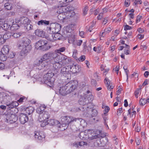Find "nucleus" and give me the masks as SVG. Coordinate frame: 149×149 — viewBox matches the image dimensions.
<instances>
[{"mask_svg": "<svg viewBox=\"0 0 149 149\" xmlns=\"http://www.w3.org/2000/svg\"><path fill=\"white\" fill-rule=\"evenodd\" d=\"M66 48L65 47H62L55 50L54 52H48L44 54L40 60H39L36 62V64L37 65V67L38 69L41 70L43 67L46 66H49V65H47V63L46 61L49 60L51 61H57V59H58V54H62L61 52L65 51Z\"/></svg>", "mask_w": 149, "mask_h": 149, "instance_id": "obj_1", "label": "nucleus"}, {"mask_svg": "<svg viewBox=\"0 0 149 149\" xmlns=\"http://www.w3.org/2000/svg\"><path fill=\"white\" fill-rule=\"evenodd\" d=\"M66 36L68 38V41L69 43H72L74 47L78 46H80L82 42L81 40H75L76 36L73 33V30L71 28L67 26L66 28Z\"/></svg>", "mask_w": 149, "mask_h": 149, "instance_id": "obj_2", "label": "nucleus"}, {"mask_svg": "<svg viewBox=\"0 0 149 149\" xmlns=\"http://www.w3.org/2000/svg\"><path fill=\"white\" fill-rule=\"evenodd\" d=\"M71 82L67 83L65 86L61 87L59 90V93L62 95H65L74 91L77 86Z\"/></svg>", "mask_w": 149, "mask_h": 149, "instance_id": "obj_3", "label": "nucleus"}, {"mask_svg": "<svg viewBox=\"0 0 149 149\" xmlns=\"http://www.w3.org/2000/svg\"><path fill=\"white\" fill-rule=\"evenodd\" d=\"M79 136L81 139H88L90 140H93L100 137V135L99 134L96 135L93 130H89L81 132Z\"/></svg>", "mask_w": 149, "mask_h": 149, "instance_id": "obj_4", "label": "nucleus"}, {"mask_svg": "<svg viewBox=\"0 0 149 149\" xmlns=\"http://www.w3.org/2000/svg\"><path fill=\"white\" fill-rule=\"evenodd\" d=\"M55 74V72L51 71H49L47 73L44 75L42 79L43 81L48 86L52 87L53 86L55 81L53 77Z\"/></svg>", "mask_w": 149, "mask_h": 149, "instance_id": "obj_5", "label": "nucleus"}, {"mask_svg": "<svg viewBox=\"0 0 149 149\" xmlns=\"http://www.w3.org/2000/svg\"><path fill=\"white\" fill-rule=\"evenodd\" d=\"M46 61L47 63V65H49V66L47 67V66H46L42 68L41 69L44 68H45L46 69H50V65L49 63H52L53 70L52 72H55V74H56L59 71V69L62 66V64L61 63L58 61H55L54 60L51 61L49 60H47ZM51 69H52V68H51Z\"/></svg>", "mask_w": 149, "mask_h": 149, "instance_id": "obj_6", "label": "nucleus"}, {"mask_svg": "<svg viewBox=\"0 0 149 149\" xmlns=\"http://www.w3.org/2000/svg\"><path fill=\"white\" fill-rule=\"evenodd\" d=\"M61 25L57 23H52L50 24V26L47 30L48 33H57L61 30Z\"/></svg>", "mask_w": 149, "mask_h": 149, "instance_id": "obj_7", "label": "nucleus"}, {"mask_svg": "<svg viewBox=\"0 0 149 149\" xmlns=\"http://www.w3.org/2000/svg\"><path fill=\"white\" fill-rule=\"evenodd\" d=\"M47 42L46 41L40 40L35 44V48L38 49L43 50L48 49L50 48V47H49V48L47 47Z\"/></svg>", "mask_w": 149, "mask_h": 149, "instance_id": "obj_8", "label": "nucleus"}, {"mask_svg": "<svg viewBox=\"0 0 149 149\" xmlns=\"http://www.w3.org/2000/svg\"><path fill=\"white\" fill-rule=\"evenodd\" d=\"M73 0H61L59 2L60 4H63L60 5V6H58V9L57 11L58 14L65 13H66V8H67V6H65L66 3H68L69 2H71L73 1Z\"/></svg>", "mask_w": 149, "mask_h": 149, "instance_id": "obj_9", "label": "nucleus"}, {"mask_svg": "<svg viewBox=\"0 0 149 149\" xmlns=\"http://www.w3.org/2000/svg\"><path fill=\"white\" fill-rule=\"evenodd\" d=\"M69 66H66L62 68L61 70V73L62 76L65 77V80H69L71 78V75L70 73Z\"/></svg>", "mask_w": 149, "mask_h": 149, "instance_id": "obj_10", "label": "nucleus"}, {"mask_svg": "<svg viewBox=\"0 0 149 149\" xmlns=\"http://www.w3.org/2000/svg\"><path fill=\"white\" fill-rule=\"evenodd\" d=\"M4 118L5 122L9 123H15L17 120V118L16 116L10 114L5 115Z\"/></svg>", "mask_w": 149, "mask_h": 149, "instance_id": "obj_11", "label": "nucleus"}, {"mask_svg": "<svg viewBox=\"0 0 149 149\" xmlns=\"http://www.w3.org/2000/svg\"><path fill=\"white\" fill-rule=\"evenodd\" d=\"M58 59H57V61H59L60 63H62V65H64L69 63L70 61V58L68 57L63 55H61L58 56Z\"/></svg>", "mask_w": 149, "mask_h": 149, "instance_id": "obj_12", "label": "nucleus"}, {"mask_svg": "<svg viewBox=\"0 0 149 149\" xmlns=\"http://www.w3.org/2000/svg\"><path fill=\"white\" fill-rule=\"evenodd\" d=\"M77 119L80 120L79 119L74 118L71 116H64L62 118V120L65 121V125H68L71 122L76 121Z\"/></svg>", "mask_w": 149, "mask_h": 149, "instance_id": "obj_13", "label": "nucleus"}, {"mask_svg": "<svg viewBox=\"0 0 149 149\" xmlns=\"http://www.w3.org/2000/svg\"><path fill=\"white\" fill-rule=\"evenodd\" d=\"M50 117V114L49 112L45 111L39 115L38 120L40 122H42L46 120Z\"/></svg>", "mask_w": 149, "mask_h": 149, "instance_id": "obj_14", "label": "nucleus"}, {"mask_svg": "<svg viewBox=\"0 0 149 149\" xmlns=\"http://www.w3.org/2000/svg\"><path fill=\"white\" fill-rule=\"evenodd\" d=\"M15 21L16 23L20 22V24L24 25L29 23L30 22L28 18L25 17H22L20 18H17L15 19Z\"/></svg>", "mask_w": 149, "mask_h": 149, "instance_id": "obj_15", "label": "nucleus"}, {"mask_svg": "<svg viewBox=\"0 0 149 149\" xmlns=\"http://www.w3.org/2000/svg\"><path fill=\"white\" fill-rule=\"evenodd\" d=\"M70 14L67 15L65 13H60L58 15V18L59 20L63 22L69 18V16L71 15Z\"/></svg>", "mask_w": 149, "mask_h": 149, "instance_id": "obj_16", "label": "nucleus"}, {"mask_svg": "<svg viewBox=\"0 0 149 149\" xmlns=\"http://www.w3.org/2000/svg\"><path fill=\"white\" fill-rule=\"evenodd\" d=\"M28 120V118L26 114L23 113H21L19 115V120L22 124H24Z\"/></svg>", "mask_w": 149, "mask_h": 149, "instance_id": "obj_17", "label": "nucleus"}, {"mask_svg": "<svg viewBox=\"0 0 149 149\" xmlns=\"http://www.w3.org/2000/svg\"><path fill=\"white\" fill-rule=\"evenodd\" d=\"M34 136L36 139L39 141L44 139L45 138V135L42 132H37L35 133Z\"/></svg>", "mask_w": 149, "mask_h": 149, "instance_id": "obj_18", "label": "nucleus"}, {"mask_svg": "<svg viewBox=\"0 0 149 149\" xmlns=\"http://www.w3.org/2000/svg\"><path fill=\"white\" fill-rule=\"evenodd\" d=\"M70 72L73 73H75L79 72L81 69L79 68V66L78 65H73L72 66H70Z\"/></svg>", "mask_w": 149, "mask_h": 149, "instance_id": "obj_19", "label": "nucleus"}, {"mask_svg": "<svg viewBox=\"0 0 149 149\" xmlns=\"http://www.w3.org/2000/svg\"><path fill=\"white\" fill-rule=\"evenodd\" d=\"M84 98V97H83L80 98L79 101V103L80 105L83 106L82 107L83 109L84 108L86 109V108L88 109V107L86 105V104H88V103H86V100H85Z\"/></svg>", "mask_w": 149, "mask_h": 149, "instance_id": "obj_20", "label": "nucleus"}, {"mask_svg": "<svg viewBox=\"0 0 149 149\" xmlns=\"http://www.w3.org/2000/svg\"><path fill=\"white\" fill-rule=\"evenodd\" d=\"M46 108V106L44 104L41 105L36 109V112L40 115L42 114Z\"/></svg>", "mask_w": 149, "mask_h": 149, "instance_id": "obj_21", "label": "nucleus"}, {"mask_svg": "<svg viewBox=\"0 0 149 149\" xmlns=\"http://www.w3.org/2000/svg\"><path fill=\"white\" fill-rule=\"evenodd\" d=\"M48 124L51 126H55L60 123L59 121L54 119H50L47 120Z\"/></svg>", "mask_w": 149, "mask_h": 149, "instance_id": "obj_22", "label": "nucleus"}, {"mask_svg": "<svg viewBox=\"0 0 149 149\" xmlns=\"http://www.w3.org/2000/svg\"><path fill=\"white\" fill-rule=\"evenodd\" d=\"M31 48V45H28V46H22V53L24 54H26L29 52Z\"/></svg>", "mask_w": 149, "mask_h": 149, "instance_id": "obj_23", "label": "nucleus"}, {"mask_svg": "<svg viewBox=\"0 0 149 149\" xmlns=\"http://www.w3.org/2000/svg\"><path fill=\"white\" fill-rule=\"evenodd\" d=\"M36 35L38 36L44 38L45 36L44 32L42 30L37 29L35 31Z\"/></svg>", "mask_w": 149, "mask_h": 149, "instance_id": "obj_24", "label": "nucleus"}, {"mask_svg": "<svg viewBox=\"0 0 149 149\" xmlns=\"http://www.w3.org/2000/svg\"><path fill=\"white\" fill-rule=\"evenodd\" d=\"M112 29L110 27L105 29L103 32L100 33V36L102 37H104L106 35L108 34L111 31Z\"/></svg>", "mask_w": 149, "mask_h": 149, "instance_id": "obj_25", "label": "nucleus"}, {"mask_svg": "<svg viewBox=\"0 0 149 149\" xmlns=\"http://www.w3.org/2000/svg\"><path fill=\"white\" fill-rule=\"evenodd\" d=\"M22 42L23 44L22 46L31 45H30L31 42V41L27 38H23L22 40Z\"/></svg>", "mask_w": 149, "mask_h": 149, "instance_id": "obj_26", "label": "nucleus"}, {"mask_svg": "<svg viewBox=\"0 0 149 149\" xmlns=\"http://www.w3.org/2000/svg\"><path fill=\"white\" fill-rule=\"evenodd\" d=\"M104 83L105 84H106L107 87V88L108 90H111V89L113 88V86L111 85H110V81L106 77L104 79Z\"/></svg>", "mask_w": 149, "mask_h": 149, "instance_id": "obj_27", "label": "nucleus"}, {"mask_svg": "<svg viewBox=\"0 0 149 149\" xmlns=\"http://www.w3.org/2000/svg\"><path fill=\"white\" fill-rule=\"evenodd\" d=\"M9 51L8 46L7 45H5L2 48L1 52L4 54H5V55H6L8 54Z\"/></svg>", "mask_w": 149, "mask_h": 149, "instance_id": "obj_28", "label": "nucleus"}, {"mask_svg": "<svg viewBox=\"0 0 149 149\" xmlns=\"http://www.w3.org/2000/svg\"><path fill=\"white\" fill-rule=\"evenodd\" d=\"M12 34L9 31L6 32L3 36V41H6V40L10 38Z\"/></svg>", "mask_w": 149, "mask_h": 149, "instance_id": "obj_29", "label": "nucleus"}, {"mask_svg": "<svg viewBox=\"0 0 149 149\" xmlns=\"http://www.w3.org/2000/svg\"><path fill=\"white\" fill-rule=\"evenodd\" d=\"M49 34L45 35L44 37L48 40L51 41H53V33H48Z\"/></svg>", "mask_w": 149, "mask_h": 149, "instance_id": "obj_30", "label": "nucleus"}, {"mask_svg": "<svg viewBox=\"0 0 149 149\" xmlns=\"http://www.w3.org/2000/svg\"><path fill=\"white\" fill-rule=\"evenodd\" d=\"M84 97V99L86 100V103H87L88 104L91 102L93 99V96L92 95H89Z\"/></svg>", "mask_w": 149, "mask_h": 149, "instance_id": "obj_31", "label": "nucleus"}, {"mask_svg": "<svg viewBox=\"0 0 149 149\" xmlns=\"http://www.w3.org/2000/svg\"><path fill=\"white\" fill-rule=\"evenodd\" d=\"M102 47L101 45H97L93 47V50L97 53H99L102 51Z\"/></svg>", "mask_w": 149, "mask_h": 149, "instance_id": "obj_32", "label": "nucleus"}, {"mask_svg": "<svg viewBox=\"0 0 149 149\" xmlns=\"http://www.w3.org/2000/svg\"><path fill=\"white\" fill-rule=\"evenodd\" d=\"M74 146L76 147H78L79 146H81L84 145H87V143L84 141L79 142L77 143H75L73 144Z\"/></svg>", "mask_w": 149, "mask_h": 149, "instance_id": "obj_33", "label": "nucleus"}, {"mask_svg": "<svg viewBox=\"0 0 149 149\" xmlns=\"http://www.w3.org/2000/svg\"><path fill=\"white\" fill-rule=\"evenodd\" d=\"M53 41L55 40H59L61 37V35L59 33H53Z\"/></svg>", "mask_w": 149, "mask_h": 149, "instance_id": "obj_34", "label": "nucleus"}, {"mask_svg": "<svg viewBox=\"0 0 149 149\" xmlns=\"http://www.w3.org/2000/svg\"><path fill=\"white\" fill-rule=\"evenodd\" d=\"M74 8L72 6H67V8H66V14L68 15L70 14V15H71L70 13L73 11Z\"/></svg>", "mask_w": 149, "mask_h": 149, "instance_id": "obj_35", "label": "nucleus"}, {"mask_svg": "<svg viewBox=\"0 0 149 149\" xmlns=\"http://www.w3.org/2000/svg\"><path fill=\"white\" fill-rule=\"evenodd\" d=\"M49 23V22L48 21L45 20H41L39 21L38 22V25H47Z\"/></svg>", "mask_w": 149, "mask_h": 149, "instance_id": "obj_36", "label": "nucleus"}, {"mask_svg": "<svg viewBox=\"0 0 149 149\" xmlns=\"http://www.w3.org/2000/svg\"><path fill=\"white\" fill-rule=\"evenodd\" d=\"M34 110L35 109L33 107L31 106L27 108L26 109V111L27 113L29 115H30L33 113Z\"/></svg>", "mask_w": 149, "mask_h": 149, "instance_id": "obj_37", "label": "nucleus"}, {"mask_svg": "<svg viewBox=\"0 0 149 149\" xmlns=\"http://www.w3.org/2000/svg\"><path fill=\"white\" fill-rule=\"evenodd\" d=\"M128 114L130 115V117H133L134 115H135L136 113L135 111H134L132 109L130 108L128 110Z\"/></svg>", "mask_w": 149, "mask_h": 149, "instance_id": "obj_38", "label": "nucleus"}, {"mask_svg": "<svg viewBox=\"0 0 149 149\" xmlns=\"http://www.w3.org/2000/svg\"><path fill=\"white\" fill-rule=\"evenodd\" d=\"M4 7L7 10H10L12 8V4L9 3H5L4 5Z\"/></svg>", "mask_w": 149, "mask_h": 149, "instance_id": "obj_39", "label": "nucleus"}, {"mask_svg": "<svg viewBox=\"0 0 149 149\" xmlns=\"http://www.w3.org/2000/svg\"><path fill=\"white\" fill-rule=\"evenodd\" d=\"M104 109L103 114H104V115H107V113L109 111L110 108L108 106H106L104 107Z\"/></svg>", "mask_w": 149, "mask_h": 149, "instance_id": "obj_40", "label": "nucleus"}, {"mask_svg": "<svg viewBox=\"0 0 149 149\" xmlns=\"http://www.w3.org/2000/svg\"><path fill=\"white\" fill-rule=\"evenodd\" d=\"M5 54H4L1 52V54H0V60L2 61L6 60V56H5Z\"/></svg>", "mask_w": 149, "mask_h": 149, "instance_id": "obj_41", "label": "nucleus"}, {"mask_svg": "<svg viewBox=\"0 0 149 149\" xmlns=\"http://www.w3.org/2000/svg\"><path fill=\"white\" fill-rule=\"evenodd\" d=\"M146 103V99L142 98L140 100L139 104L140 105L143 106Z\"/></svg>", "mask_w": 149, "mask_h": 149, "instance_id": "obj_42", "label": "nucleus"}, {"mask_svg": "<svg viewBox=\"0 0 149 149\" xmlns=\"http://www.w3.org/2000/svg\"><path fill=\"white\" fill-rule=\"evenodd\" d=\"M25 27L26 29L29 31L32 29L33 26L29 23L25 25Z\"/></svg>", "mask_w": 149, "mask_h": 149, "instance_id": "obj_43", "label": "nucleus"}, {"mask_svg": "<svg viewBox=\"0 0 149 149\" xmlns=\"http://www.w3.org/2000/svg\"><path fill=\"white\" fill-rule=\"evenodd\" d=\"M133 2L134 5H136L137 4H141L142 3L141 0H131Z\"/></svg>", "mask_w": 149, "mask_h": 149, "instance_id": "obj_44", "label": "nucleus"}, {"mask_svg": "<svg viewBox=\"0 0 149 149\" xmlns=\"http://www.w3.org/2000/svg\"><path fill=\"white\" fill-rule=\"evenodd\" d=\"M3 100L5 102H6L8 99H9L10 97L6 94L4 93L3 95Z\"/></svg>", "mask_w": 149, "mask_h": 149, "instance_id": "obj_45", "label": "nucleus"}, {"mask_svg": "<svg viewBox=\"0 0 149 149\" xmlns=\"http://www.w3.org/2000/svg\"><path fill=\"white\" fill-rule=\"evenodd\" d=\"M21 35V33L19 32H16L12 35V36L15 38H17L20 37Z\"/></svg>", "mask_w": 149, "mask_h": 149, "instance_id": "obj_46", "label": "nucleus"}, {"mask_svg": "<svg viewBox=\"0 0 149 149\" xmlns=\"http://www.w3.org/2000/svg\"><path fill=\"white\" fill-rule=\"evenodd\" d=\"M78 59L79 61L81 62H83L85 60L86 56L85 55H81Z\"/></svg>", "mask_w": 149, "mask_h": 149, "instance_id": "obj_47", "label": "nucleus"}, {"mask_svg": "<svg viewBox=\"0 0 149 149\" xmlns=\"http://www.w3.org/2000/svg\"><path fill=\"white\" fill-rule=\"evenodd\" d=\"M140 89H136L134 93V94L136 97V98H138V95L139 94L140 92Z\"/></svg>", "mask_w": 149, "mask_h": 149, "instance_id": "obj_48", "label": "nucleus"}, {"mask_svg": "<svg viewBox=\"0 0 149 149\" xmlns=\"http://www.w3.org/2000/svg\"><path fill=\"white\" fill-rule=\"evenodd\" d=\"M88 10V9L87 6H85L83 9V14L84 15H86L87 14Z\"/></svg>", "mask_w": 149, "mask_h": 149, "instance_id": "obj_49", "label": "nucleus"}, {"mask_svg": "<svg viewBox=\"0 0 149 149\" xmlns=\"http://www.w3.org/2000/svg\"><path fill=\"white\" fill-rule=\"evenodd\" d=\"M77 51L76 50H74L73 52V56L76 59H78L77 56Z\"/></svg>", "mask_w": 149, "mask_h": 149, "instance_id": "obj_50", "label": "nucleus"}, {"mask_svg": "<svg viewBox=\"0 0 149 149\" xmlns=\"http://www.w3.org/2000/svg\"><path fill=\"white\" fill-rule=\"evenodd\" d=\"M130 4V0H125V6L127 7L129 6Z\"/></svg>", "mask_w": 149, "mask_h": 149, "instance_id": "obj_51", "label": "nucleus"}, {"mask_svg": "<svg viewBox=\"0 0 149 149\" xmlns=\"http://www.w3.org/2000/svg\"><path fill=\"white\" fill-rule=\"evenodd\" d=\"M92 116H95L97 115V111L95 109H93L92 110Z\"/></svg>", "mask_w": 149, "mask_h": 149, "instance_id": "obj_52", "label": "nucleus"}, {"mask_svg": "<svg viewBox=\"0 0 149 149\" xmlns=\"http://www.w3.org/2000/svg\"><path fill=\"white\" fill-rule=\"evenodd\" d=\"M123 111L122 109V108L118 109L117 111V115H120Z\"/></svg>", "mask_w": 149, "mask_h": 149, "instance_id": "obj_53", "label": "nucleus"}, {"mask_svg": "<svg viewBox=\"0 0 149 149\" xmlns=\"http://www.w3.org/2000/svg\"><path fill=\"white\" fill-rule=\"evenodd\" d=\"M102 117L105 121V125L106 126L108 127V126L107 124L106 123V120L107 119V117H106L105 116L106 115H104V114H102Z\"/></svg>", "mask_w": 149, "mask_h": 149, "instance_id": "obj_54", "label": "nucleus"}, {"mask_svg": "<svg viewBox=\"0 0 149 149\" xmlns=\"http://www.w3.org/2000/svg\"><path fill=\"white\" fill-rule=\"evenodd\" d=\"M12 104H13V106L11 107H14L17 106L18 105V103L16 102H13L12 103Z\"/></svg>", "mask_w": 149, "mask_h": 149, "instance_id": "obj_55", "label": "nucleus"}, {"mask_svg": "<svg viewBox=\"0 0 149 149\" xmlns=\"http://www.w3.org/2000/svg\"><path fill=\"white\" fill-rule=\"evenodd\" d=\"M109 70V68H107V69H105V70L104 71L103 75L104 77H105L106 74H107Z\"/></svg>", "mask_w": 149, "mask_h": 149, "instance_id": "obj_56", "label": "nucleus"}, {"mask_svg": "<svg viewBox=\"0 0 149 149\" xmlns=\"http://www.w3.org/2000/svg\"><path fill=\"white\" fill-rule=\"evenodd\" d=\"M94 77L95 78L97 79L98 80L100 79V77H99L97 74V73L95 72L93 74Z\"/></svg>", "mask_w": 149, "mask_h": 149, "instance_id": "obj_57", "label": "nucleus"}, {"mask_svg": "<svg viewBox=\"0 0 149 149\" xmlns=\"http://www.w3.org/2000/svg\"><path fill=\"white\" fill-rule=\"evenodd\" d=\"M109 19L108 17H105L103 20V24H104V25L106 24L108 20Z\"/></svg>", "mask_w": 149, "mask_h": 149, "instance_id": "obj_58", "label": "nucleus"}, {"mask_svg": "<svg viewBox=\"0 0 149 149\" xmlns=\"http://www.w3.org/2000/svg\"><path fill=\"white\" fill-rule=\"evenodd\" d=\"M43 122L41 124V126L42 127H44L46 125L48 124L47 123V120L46 122L43 121Z\"/></svg>", "mask_w": 149, "mask_h": 149, "instance_id": "obj_59", "label": "nucleus"}, {"mask_svg": "<svg viewBox=\"0 0 149 149\" xmlns=\"http://www.w3.org/2000/svg\"><path fill=\"white\" fill-rule=\"evenodd\" d=\"M132 29L131 27L130 26H129L126 25L124 27V30H130Z\"/></svg>", "mask_w": 149, "mask_h": 149, "instance_id": "obj_60", "label": "nucleus"}, {"mask_svg": "<svg viewBox=\"0 0 149 149\" xmlns=\"http://www.w3.org/2000/svg\"><path fill=\"white\" fill-rule=\"evenodd\" d=\"M141 16L140 15H138L136 18V23H137L140 22L141 19Z\"/></svg>", "mask_w": 149, "mask_h": 149, "instance_id": "obj_61", "label": "nucleus"}, {"mask_svg": "<svg viewBox=\"0 0 149 149\" xmlns=\"http://www.w3.org/2000/svg\"><path fill=\"white\" fill-rule=\"evenodd\" d=\"M130 50L129 49H124V53L126 55H128L130 54Z\"/></svg>", "mask_w": 149, "mask_h": 149, "instance_id": "obj_62", "label": "nucleus"}, {"mask_svg": "<svg viewBox=\"0 0 149 149\" xmlns=\"http://www.w3.org/2000/svg\"><path fill=\"white\" fill-rule=\"evenodd\" d=\"M79 35L82 38L84 37V32L83 31H81L79 32Z\"/></svg>", "mask_w": 149, "mask_h": 149, "instance_id": "obj_63", "label": "nucleus"}, {"mask_svg": "<svg viewBox=\"0 0 149 149\" xmlns=\"http://www.w3.org/2000/svg\"><path fill=\"white\" fill-rule=\"evenodd\" d=\"M138 31L141 33H143L144 30L141 28H139L137 29Z\"/></svg>", "mask_w": 149, "mask_h": 149, "instance_id": "obj_64", "label": "nucleus"}]
</instances>
